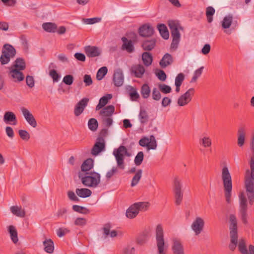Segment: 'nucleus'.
I'll return each instance as SVG.
<instances>
[{
  "mask_svg": "<svg viewBox=\"0 0 254 254\" xmlns=\"http://www.w3.org/2000/svg\"><path fill=\"white\" fill-rule=\"evenodd\" d=\"M251 149L253 154L249 162L250 169H247L244 174V185L249 204L253 205L254 202V132L251 140Z\"/></svg>",
  "mask_w": 254,
  "mask_h": 254,
  "instance_id": "obj_1",
  "label": "nucleus"
},
{
  "mask_svg": "<svg viewBox=\"0 0 254 254\" xmlns=\"http://www.w3.org/2000/svg\"><path fill=\"white\" fill-rule=\"evenodd\" d=\"M113 154L115 157L117 166H113L111 170L107 172L105 177L107 181L110 180L115 174L119 172V169H125L124 157L125 156L128 157L130 156V154L128 152L127 147L123 145H121L118 148L115 149Z\"/></svg>",
  "mask_w": 254,
  "mask_h": 254,
  "instance_id": "obj_2",
  "label": "nucleus"
},
{
  "mask_svg": "<svg viewBox=\"0 0 254 254\" xmlns=\"http://www.w3.org/2000/svg\"><path fill=\"white\" fill-rule=\"evenodd\" d=\"M221 177L226 201L230 203L232 190V181L231 174L227 166L223 167Z\"/></svg>",
  "mask_w": 254,
  "mask_h": 254,
  "instance_id": "obj_3",
  "label": "nucleus"
},
{
  "mask_svg": "<svg viewBox=\"0 0 254 254\" xmlns=\"http://www.w3.org/2000/svg\"><path fill=\"white\" fill-rule=\"evenodd\" d=\"M230 244L229 248L230 250L234 251L238 245V230H237V221L236 216L231 214L230 216Z\"/></svg>",
  "mask_w": 254,
  "mask_h": 254,
  "instance_id": "obj_4",
  "label": "nucleus"
},
{
  "mask_svg": "<svg viewBox=\"0 0 254 254\" xmlns=\"http://www.w3.org/2000/svg\"><path fill=\"white\" fill-rule=\"evenodd\" d=\"M82 183L86 187L96 188L100 183V175L95 172L86 173L85 176L79 174Z\"/></svg>",
  "mask_w": 254,
  "mask_h": 254,
  "instance_id": "obj_5",
  "label": "nucleus"
},
{
  "mask_svg": "<svg viewBox=\"0 0 254 254\" xmlns=\"http://www.w3.org/2000/svg\"><path fill=\"white\" fill-rule=\"evenodd\" d=\"M168 26L170 29L171 36L173 38L171 47L176 48L181 38L179 30L183 31L184 28L178 21L173 20L168 21Z\"/></svg>",
  "mask_w": 254,
  "mask_h": 254,
  "instance_id": "obj_6",
  "label": "nucleus"
},
{
  "mask_svg": "<svg viewBox=\"0 0 254 254\" xmlns=\"http://www.w3.org/2000/svg\"><path fill=\"white\" fill-rule=\"evenodd\" d=\"M173 191L174 192L176 205L181 204L184 195L182 179L178 176L174 177L173 181Z\"/></svg>",
  "mask_w": 254,
  "mask_h": 254,
  "instance_id": "obj_7",
  "label": "nucleus"
},
{
  "mask_svg": "<svg viewBox=\"0 0 254 254\" xmlns=\"http://www.w3.org/2000/svg\"><path fill=\"white\" fill-rule=\"evenodd\" d=\"M149 206V203L147 202H136L129 207L126 211V216L129 219L135 218L140 211H146Z\"/></svg>",
  "mask_w": 254,
  "mask_h": 254,
  "instance_id": "obj_8",
  "label": "nucleus"
},
{
  "mask_svg": "<svg viewBox=\"0 0 254 254\" xmlns=\"http://www.w3.org/2000/svg\"><path fill=\"white\" fill-rule=\"evenodd\" d=\"M157 254H166L163 229L161 224L157 225L155 230Z\"/></svg>",
  "mask_w": 254,
  "mask_h": 254,
  "instance_id": "obj_9",
  "label": "nucleus"
},
{
  "mask_svg": "<svg viewBox=\"0 0 254 254\" xmlns=\"http://www.w3.org/2000/svg\"><path fill=\"white\" fill-rule=\"evenodd\" d=\"M239 212L241 216V218L245 224L248 223V201L246 197L245 194L244 192L240 193L239 196Z\"/></svg>",
  "mask_w": 254,
  "mask_h": 254,
  "instance_id": "obj_10",
  "label": "nucleus"
},
{
  "mask_svg": "<svg viewBox=\"0 0 254 254\" xmlns=\"http://www.w3.org/2000/svg\"><path fill=\"white\" fill-rule=\"evenodd\" d=\"M16 54L15 49L10 45L5 44L0 58V62L2 64H7L11 58H13Z\"/></svg>",
  "mask_w": 254,
  "mask_h": 254,
  "instance_id": "obj_11",
  "label": "nucleus"
},
{
  "mask_svg": "<svg viewBox=\"0 0 254 254\" xmlns=\"http://www.w3.org/2000/svg\"><path fill=\"white\" fill-rule=\"evenodd\" d=\"M121 40L123 42L121 47L122 50L126 51L128 53H132L134 51V44L137 42V36L135 33H133L132 39L129 40L126 37H123Z\"/></svg>",
  "mask_w": 254,
  "mask_h": 254,
  "instance_id": "obj_12",
  "label": "nucleus"
},
{
  "mask_svg": "<svg viewBox=\"0 0 254 254\" xmlns=\"http://www.w3.org/2000/svg\"><path fill=\"white\" fill-rule=\"evenodd\" d=\"M139 145L146 147L147 150H155L157 148V141L153 135H151L149 137L144 136L141 138L138 142Z\"/></svg>",
  "mask_w": 254,
  "mask_h": 254,
  "instance_id": "obj_13",
  "label": "nucleus"
},
{
  "mask_svg": "<svg viewBox=\"0 0 254 254\" xmlns=\"http://www.w3.org/2000/svg\"><path fill=\"white\" fill-rule=\"evenodd\" d=\"M194 93V88H191L189 89L178 98V104L180 106H184L187 105L191 100L192 96L193 95Z\"/></svg>",
  "mask_w": 254,
  "mask_h": 254,
  "instance_id": "obj_14",
  "label": "nucleus"
},
{
  "mask_svg": "<svg viewBox=\"0 0 254 254\" xmlns=\"http://www.w3.org/2000/svg\"><path fill=\"white\" fill-rule=\"evenodd\" d=\"M204 226V221L203 219L197 217L191 224V228L194 231L195 235H198L203 231Z\"/></svg>",
  "mask_w": 254,
  "mask_h": 254,
  "instance_id": "obj_15",
  "label": "nucleus"
},
{
  "mask_svg": "<svg viewBox=\"0 0 254 254\" xmlns=\"http://www.w3.org/2000/svg\"><path fill=\"white\" fill-rule=\"evenodd\" d=\"M138 33L143 37H150L154 33V29L150 24H144L139 28Z\"/></svg>",
  "mask_w": 254,
  "mask_h": 254,
  "instance_id": "obj_16",
  "label": "nucleus"
},
{
  "mask_svg": "<svg viewBox=\"0 0 254 254\" xmlns=\"http://www.w3.org/2000/svg\"><path fill=\"white\" fill-rule=\"evenodd\" d=\"M21 111L27 122L33 127L37 126V122L30 112L24 107L21 108Z\"/></svg>",
  "mask_w": 254,
  "mask_h": 254,
  "instance_id": "obj_17",
  "label": "nucleus"
},
{
  "mask_svg": "<svg viewBox=\"0 0 254 254\" xmlns=\"http://www.w3.org/2000/svg\"><path fill=\"white\" fill-rule=\"evenodd\" d=\"M88 102V98H83L77 103L74 110V113L76 116H79L83 112L84 109L87 106Z\"/></svg>",
  "mask_w": 254,
  "mask_h": 254,
  "instance_id": "obj_18",
  "label": "nucleus"
},
{
  "mask_svg": "<svg viewBox=\"0 0 254 254\" xmlns=\"http://www.w3.org/2000/svg\"><path fill=\"white\" fill-rule=\"evenodd\" d=\"M124 82V76L123 71L120 68L115 71L113 75V82L115 86L120 87L122 86Z\"/></svg>",
  "mask_w": 254,
  "mask_h": 254,
  "instance_id": "obj_19",
  "label": "nucleus"
},
{
  "mask_svg": "<svg viewBox=\"0 0 254 254\" xmlns=\"http://www.w3.org/2000/svg\"><path fill=\"white\" fill-rule=\"evenodd\" d=\"M172 242V249L173 254H185L184 247L180 239L173 238Z\"/></svg>",
  "mask_w": 254,
  "mask_h": 254,
  "instance_id": "obj_20",
  "label": "nucleus"
},
{
  "mask_svg": "<svg viewBox=\"0 0 254 254\" xmlns=\"http://www.w3.org/2000/svg\"><path fill=\"white\" fill-rule=\"evenodd\" d=\"M105 149V141L99 139H97L94 145L91 153L93 155H97L99 153L104 151Z\"/></svg>",
  "mask_w": 254,
  "mask_h": 254,
  "instance_id": "obj_21",
  "label": "nucleus"
},
{
  "mask_svg": "<svg viewBox=\"0 0 254 254\" xmlns=\"http://www.w3.org/2000/svg\"><path fill=\"white\" fill-rule=\"evenodd\" d=\"M84 51L86 55L90 58L98 57L101 54L100 49L96 46H86L84 48Z\"/></svg>",
  "mask_w": 254,
  "mask_h": 254,
  "instance_id": "obj_22",
  "label": "nucleus"
},
{
  "mask_svg": "<svg viewBox=\"0 0 254 254\" xmlns=\"http://www.w3.org/2000/svg\"><path fill=\"white\" fill-rule=\"evenodd\" d=\"M9 76L14 82H20L24 79L23 73L17 69H12L9 73Z\"/></svg>",
  "mask_w": 254,
  "mask_h": 254,
  "instance_id": "obj_23",
  "label": "nucleus"
},
{
  "mask_svg": "<svg viewBox=\"0 0 254 254\" xmlns=\"http://www.w3.org/2000/svg\"><path fill=\"white\" fill-rule=\"evenodd\" d=\"M3 121L6 123L12 125L17 124V119L14 113L10 111L6 112L3 116Z\"/></svg>",
  "mask_w": 254,
  "mask_h": 254,
  "instance_id": "obj_24",
  "label": "nucleus"
},
{
  "mask_svg": "<svg viewBox=\"0 0 254 254\" xmlns=\"http://www.w3.org/2000/svg\"><path fill=\"white\" fill-rule=\"evenodd\" d=\"M131 72L134 74L135 77L141 78L145 72V69L143 65L139 64H136L131 67Z\"/></svg>",
  "mask_w": 254,
  "mask_h": 254,
  "instance_id": "obj_25",
  "label": "nucleus"
},
{
  "mask_svg": "<svg viewBox=\"0 0 254 254\" xmlns=\"http://www.w3.org/2000/svg\"><path fill=\"white\" fill-rule=\"evenodd\" d=\"M11 212L15 216L23 218L25 216L26 212L25 209L21 206L14 205L10 207Z\"/></svg>",
  "mask_w": 254,
  "mask_h": 254,
  "instance_id": "obj_26",
  "label": "nucleus"
},
{
  "mask_svg": "<svg viewBox=\"0 0 254 254\" xmlns=\"http://www.w3.org/2000/svg\"><path fill=\"white\" fill-rule=\"evenodd\" d=\"M173 58L169 53L165 54L159 62V64L162 68H165L173 63Z\"/></svg>",
  "mask_w": 254,
  "mask_h": 254,
  "instance_id": "obj_27",
  "label": "nucleus"
},
{
  "mask_svg": "<svg viewBox=\"0 0 254 254\" xmlns=\"http://www.w3.org/2000/svg\"><path fill=\"white\" fill-rule=\"evenodd\" d=\"M114 112V106L113 105H109L100 110L99 115L101 117H112Z\"/></svg>",
  "mask_w": 254,
  "mask_h": 254,
  "instance_id": "obj_28",
  "label": "nucleus"
},
{
  "mask_svg": "<svg viewBox=\"0 0 254 254\" xmlns=\"http://www.w3.org/2000/svg\"><path fill=\"white\" fill-rule=\"evenodd\" d=\"M156 40L152 38L149 40H144L142 44V47L145 51H151L155 46Z\"/></svg>",
  "mask_w": 254,
  "mask_h": 254,
  "instance_id": "obj_29",
  "label": "nucleus"
},
{
  "mask_svg": "<svg viewBox=\"0 0 254 254\" xmlns=\"http://www.w3.org/2000/svg\"><path fill=\"white\" fill-rule=\"evenodd\" d=\"M112 98V94H108L101 97L99 100L98 104L96 107V110L98 111L103 108L106 104H108L109 100Z\"/></svg>",
  "mask_w": 254,
  "mask_h": 254,
  "instance_id": "obj_30",
  "label": "nucleus"
},
{
  "mask_svg": "<svg viewBox=\"0 0 254 254\" xmlns=\"http://www.w3.org/2000/svg\"><path fill=\"white\" fill-rule=\"evenodd\" d=\"M44 251L48 254H52L54 251V244L51 239H46L43 243Z\"/></svg>",
  "mask_w": 254,
  "mask_h": 254,
  "instance_id": "obj_31",
  "label": "nucleus"
},
{
  "mask_svg": "<svg viewBox=\"0 0 254 254\" xmlns=\"http://www.w3.org/2000/svg\"><path fill=\"white\" fill-rule=\"evenodd\" d=\"M246 131L244 127H240L238 130V145L240 147L244 145L245 140Z\"/></svg>",
  "mask_w": 254,
  "mask_h": 254,
  "instance_id": "obj_32",
  "label": "nucleus"
},
{
  "mask_svg": "<svg viewBox=\"0 0 254 254\" xmlns=\"http://www.w3.org/2000/svg\"><path fill=\"white\" fill-rule=\"evenodd\" d=\"M126 89L128 91L129 96L131 101H137L139 98V95L135 88L128 85L126 87Z\"/></svg>",
  "mask_w": 254,
  "mask_h": 254,
  "instance_id": "obj_33",
  "label": "nucleus"
},
{
  "mask_svg": "<svg viewBox=\"0 0 254 254\" xmlns=\"http://www.w3.org/2000/svg\"><path fill=\"white\" fill-rule=\"evenodd\" d=\"M77 195L82 198L89 197L92 194V191L88 189H76L75 190Z\"/></svg>",
  "mask_w": 254,
  "mask_h": 254,
  "instance_id": "obj_34",
  "label": "nucleus"
},
{
  "mask_svg": "<svg viewBox=\"0 0 254 254\" xmlns=\"http://www.w3.org/2000/svg\"><path fill=\"white\" fill-rule=\"evenodd\" d=\"M142 60L144 64L146 66H148L150 65L152 63V56L149 52H144L142 54Z\"/></svg>",
  "mask_w": 254,
  "mask_h": 254,
  "instance_id": "obj_35",
  "label": "nucleus"
},
{
  "mask_svg": "<svg viewBox=\"0 0 254 254\" xmlns=\"http://www.w3.org/2000/svg\"><path fill=\"white\" fill-rule=\"evenodd\" d=\"M8 231L10 234V238L13 243L16 244L18 241L17 232L15 227L13 225H10L8 228Z\"/></svg>",
  "mask_w": 254,
  "mask_h": 254,
  "instance_id": "obj_36",
  "label": "nucleus"
},
{
  "mask_svg": "<svg viewBox=\"0 0 254 254\" xmlns=\"http://www.w3.org/2000/svg\"><path fill=\"white\" fill-rule=\"evenodd\" d=\"M93 167V160L91 158H88L85 160L81 166V171L86 172L91 170Z\"/></svg>",
  "mask_w": 254,
  "mask_h": 254,
  "instance_id": "obj_37",
  "label": "nucleus"
},
{
  "mask_svg": "<svg viewBox=\"0 0 254 254\" xmlns=\"http://www.w3.org/2000/svg\"><path fill=\"white\" fill-rule=\"evenodd\" d=\"M139 121L142 124H146L149 120V116L146 111L143 108H140L138 115Z\"/></svg>",
  "mask_w": 254,
  "mask_h": 254,
  "instance_id": "obj_38",
  "label": "nucleus"
},
{
  "mask_svg": "<svg viewBox=\"0 0 254 254\" xmlns=\"http://www.w3.org/2000/svg\"><path fill=\"white\" fill-rule=\"evenodd\" d=\"M158 29L161 36L164 39H168L169 38V31L165 24H159V25H158Z\"/></svg>",
  "mask_w": 254,
  "mask_h": 254,
  "instance_id": "obj_39",
  "label": "nucleus"
},
{
  "mask_svg": "<svg viewBox=\"0 0 254 254\" xmlns=\"http://www.w3.org/2000/svg\"><path fill=\"white\" fill-rule=\"evenodd\" d=\"M233 21V16L229 14L225 16L221 22L223 28L226 29L230 27Z\"/></svg>",
  "mask_w": 254,
  "mask_h": 254,
  "instance_id": "obj_40",
  "label": "nucleus"
},
{
  "mask_svg": "<svg viewBox=\"0 0 254 254\" xmlns=\"http://www.w3.org/2000/svg\"><path fill=\"white\" fill-rule=\"evenodd\" d=\"M13 66L15 69H17L19 70H24L26 67V64L24 59L22 58H17L15 61Z\"/></svg>",
  "mask_w": 254,
  "mask_h": 254,
  "instance_id": "obj_41",
  "label": "nucleus"
},
{
  "mask_svg": "<svg viewBox=\"0 0 254 254\" xmlns=\"http://www.w3.org/2000/svg\"><path fill=\"white\" fill-rule=\"evenodd\" d=\"M42 28L44 30L48 32L54 33L57 29L56 24L51 22L44 23L42 24Z\"/></svg>",
  "mask_w": 254,
  "mask_h": 254,
  "instance_id": "obj_42",
  "label": "nucleus"
},
{
  "mask_svg": "<svg viewBox=\"0 0 254 254\" xmlns=\"http://www.w3.org/2000/svg\"><path fill=\"white\" fill-rule=\"evenodd\" d=\"M142 170L139 169L137 171L131 180V187H133L137 185L142 177Z\"/></svg>",
  "mask_w": 254,
  "mask_h": 254,
  "instance_id": "obj_43",
  "label": "nucleus"
},
{
  "mask_svg": "<svg viewBox=\"0 0 254 254\" xmlns=\"http://www.w3.org/2000/svg\"><path fill=\"white\" fill-rule=\"evenodd\" d=\"M199 144L204 148L209 147L212 145V141L210 137L204 136L199 139Z\"/></svg>",
  "mask_w": 254,
  "mask_h": 254,
  "instance_id": "obj_44",
  "label": "nucleus"
},
{
  "mask_svg": "<svg viewBox=\"0 0 254 254\" xmlns=\"http://www.w3.org/2000/svg\"><path fill=\"white\" fill-rule=\"evenodd\" d=\"M215 12V9L212 6H209L206 8V15L208 23H211L213 21V15L214 14Z\"/></svg>",
  "mask_w": 254,
  "mask_h": 254,
  "instance_id": "obj_45",
  "label": "nucleus"
},
{
  "mask_svg": "<svg viewBox=\"0 0 254 254\" xmlns=\"http://www.w3.org/2000/svg\"><path fill=\"white\" fill-rule=\"evenodd\" d=\"M141 94L142 97L146 99L150 96V90L148 84H144L141 88Z\"/></svg>",
  "mask_w": 254,
  "mask_h": 254,
  "instance_id": "obj_46",
  "label": "nucleus"
},
{
  "mask_svg": "<svg viewBox=\"0 0 254 254\" xmlns=\"http://www.w3.org/2000/svg\"><path fill=\"white\" fill-rule=\"evenodd\" d=\"M238 248L242 254H247L248 253L246 245V241L244 239H241L238 243Z\"/></svg>",
  "mask_w": 254,
  "mask_h": 254,
  "instance_id": "obj_47",
  "label": "nucleus"
},
{
  "mask_svg": "<svg viewBox=\"0 0 254 254\" xmlns=\"http://www.w3.org/2000/svg\"><path fill=\"white\" fill-rule=\"evenodd\" d=\"M88 126L91 130L93 131H96L98 127V123L97 120L94 118L89 119L88 122Z\"/></svg>",
  "mask_w": 254,
  "mask_h": 254,
  "instance_id": "obj_48",
  "label": "nucleus"
},
{
  "mask_svg": "<svg viewBox=\"0 0 254 254\" xmlns=\"http://www.w3.org/2000/svg\"><path fill=\"white\" fill-rule=\"evenodd\" d=\"M72 209L75 212L84 214H88L89 212V209L87 208L77 205H73L72 206Z\"/></svg>",
  "mask_w": 254,
  "mask_h": 254,
  "instance_id": "obj_49",
  "label": "nucleus"
},
{
  "mask_svg": "<svg viewBox=\"0 0 254 254\" xmlns=\"http://www.w3.org/2000/svg\"><path fill=\"white\" fill-rule=\"evenodd\" d=\"M108 69L107 67L103 66L100 68L97 71L96 74V78L98 80H101L103 78L105 75L107 74Z\"/></svg>",
  "mask_w": 254,
  "mask_h": 254,
  "instance_id": "obj_50",
  "label": "nucleus"
},
{
  "mask_svg": "<svg viewBox=\"0 0 254 254\" xmlns=\"http://www.w3.org/2000/svg\"><path fill=\"white\" fill-rule=\"evenodd\" d=\"M158 87L159 91L164 94L170 93L172 91L171 87L165 84H159Z\"/></svg>",
  "mask_w": 254,
  "mask_h": 254,
  "instance_id": "obj_51",
  "label": "nucleus"
},
{
  "mask_svg": "<svg viewBox=\"0 0 254 254\" xmlns=\"http://www.w3.org/2000/svg\"><path fill=\"white\" fill-rule=\"evenodd\" d=\"M203 68V66H201L194 71L192 79L190 80V83L195 82L197 80L198 78L201 75Z\"/></svg>",
  "mask_w": 254,
  "mask_h": 254,
  "instance_id": "obj_52",
  "label": "nucleus"
},
{
  "mask_svg": "<svg viewBox=\"0 0 254 254\" xmlns=\"http://www.w3.org/2000/svg\"><path fill=\"white\" fill-rule=\"evenodd\" d=\"M147 240V234L146 233L140 234L136 239V242L138 244L142 245Z\"/></svg>",
  "mask_w": 254,
  "mask_h": 254,
  "instance_id": "obj_53",
  "label": "nucleus"
},
{
  "mask_svg": "<svg viewBox=\"0 0 254 254\" xmlns=\"http://www.w3.org/2000/svg\"><path fill=\"white\" fill-rule=\"evenodd\" d=\"M101 18L94 17L91 18H83L82 19L83 22L87 25L93 24L94 23L99 22L101 21Z\"/></svg>",
  "mask_w": 254,
  "mask_h": 254,
  "instance_id": "obj_54",
  "label": "nucleus"
},
{
  "mask_svg": "<svg viewBox=\"0 0 254 254\" xmlns=\"http://www.w3.org/2000/svg\"><path fill=\"white\" fill-rule=\"evenodd\" d=\"M144 154L142 151L139 152L134 158V163L136 166H139L142 162Z\"/></svg>",
  "mask_w": 254,
  "mask_h": 254,
  "instance_id": "obj_55",
  "label": "nucleus"
},
{
  "mask_svg": "<svg viewBox=\"0 0 254 254\" xmlns=\"http://www.w3.org/2000/svg\"><path fill=\"white\" fill-rule=\"evenodd\" d=\"M160 91L159 89L154 88L152 90V98L154 100L159 101L161 98Z\"/></svg>",
  "mask_w": 254,
  "mask_h": 254,
  "instance_id": "obj_56",
  "label": "nucleus"
},
{
  "mask_svg": "<svg viewBox=\"0 0 254 254\" xmlns=\"http://www.w3.org/2000/svg\"><path fill=\"white\" fill-rule=\"evenodd\" d=\"M18 133L20 138L23 140L27 141L30 137V134L26 130L20 129L18 131Z\"/></svg>",
  "mask_w": 254,
  "mask_h": 254,
  "instance_id": "obj_57",
  "label": "nucleus"
},
{
  "mask_svg": "<svg viewBox=\"0 0 254 254\" xmlns=\"http://www.w3.org/2000/svg\"><path fill=\"white\" fill-rule=\"evenodd\" d=\"M73 80L74 77L72 75H66L64 76L63 82L67 85H70L73 83Z\"/></svg>",
  "mask_w": 254,
  "mask_h": 254,
  "instance_id": "obj_58",
  "label": "nucleus"
},
{
  "mask_svg": "<svg viewBox=\"0 0 254 254\" xmlns=\"http://www.w3.org/2000/svg\"><path fill=\"white\" fill-rule=\"evenodd\" d=\"M102 123L106 126H111L113 122L112 117H101Z\"/></svg>",
  "mask_w": 254,
  "mask_h": 254,
  "instance_id": "obj_59",
  "label": "nucleus"
},
{
  "mask_svg": "<svg viewBox=\"0 0 254 254\" xmlns=\"http://www.w3.org/2000/svg\"><path fill=\"white\" fill-rule=\"evenodd\" d=\"M155 74L158 78L162 81H164L166 79V74L165 72L161 69L158 70L155 72Z\"/></svg>",
  "mask_w": 254,
  "mask_h": 254,
  "instance_id": "obj_60",
  "label": "nucleus"
},
{
  "mask_svg": "<svg viewBox=\"0 0 254 254\" xmlns=\"http://www.w3.org/2000/svg\"><path fill=\"white\" fill-rule=\"evenodd\" d=\"M49 75L52 78L54 82H58L60 77V76L55 69L51 70L49 72Z\"/></svg>",
  "mask_w": 254,
  "mask_h": 254,
  "instance_id": "obj_61",
  "label": "nucleus"
},
{
  "mask_svg": "<svg viewBox=\"0 0 254 254\" xmlns=\"http://www.w3.org/2000/svg\"><path fill=\"white\" fill-rule=\"evenodd\" d=\"M86 219L84 218H77L75 220L74 224L76 226L83 227L86 225Z\"/></svg>",
  "mask_w": 254,
  "mask_h": 254,
  "instance_id": "obj_62",
  "label": "nucleus"
},
{
  "mask_svg": "<svg viewBox=\"0 0 254 254\" xmlns=\"http://www.w3.org/2000/svg\"><path fill=\"white\" fill-rule=\"evenodd\" d=\"M184 79V74L183 73H179L175 78V85H181Z\"/></svg>",
  "mask_w": 254,
  "mask_h": 254,
  "instance_id": "obj_63",
  "label": "nucleus"
},
{
  "mask_svg": "<svg viewBox=\"0 0 254 254\" xmlns=\"http://www.w3.org/2000/svg\"><path fill=\"white\" fill-rule=\"evenodd\" d=\"M67 196L68 198L73 201L78 202L79 201V198L75 195V193L72 190L67 191Z\"/></svg>",
  "mask_w": 254,
  "mask_h": 254,
  "instance_id": "obj_64",
  "label": "nucleus"
}]
</instances>
